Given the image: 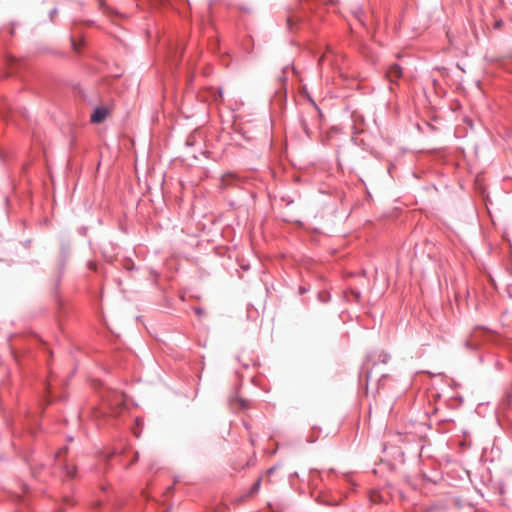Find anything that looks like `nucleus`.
<instances>
[{"mask_svg":"<svg viewBox=\"0 0 512 512\" xmlns=\"http://www.w3.org/2000/svg\"><path fill=\"white\" fill-rule=\"evenodd\" d=\"M386 76L391 83H395L402 76V68L398 64H392L387 69Z\"/></svg>","mask_w":512,"mask_h":512,"instance_id":"f257e3e1","label":"nucleus"},{"mask_svg":"<svg viewBox=\"0 0 512 512\" xmlns=\"http://www.w3.org/2000/svg\"><path fill=\"white\" fill-rule=\"evenodd\" d=\"M107 116V110L103 107H98L94 110L91 115V122L93 123H101L105 120Z\"/></svg>","mask_w":512,"mask_h":512,"instance_id":"f03ea898","label":"nucleus"},{"mask_svg":"<svg viewBox=\"0 0 512 512\" xmlns=\"http://www.w3.org/2000/svg\"><path fill=\"white\" fill-rule=\"evenodd\" d=\"M63 472L65 473L66 479H74L76 476L77 469L73 465L65 464L63 466Z\"/></svg>","mask_w":512,"mask_h":512,"instance_id":"7ed1b4c3","label":"nucleus"},{"mask_svg":"<svg viewBox=\"0 0 512 512\" xmlns=\"http://www.w3.org/2000/svg\"><path fill=\"white\" fill-rule=\"evenodd\" d=\"M260 486H261V478H259L252 486H251V489H250V494H254V493H257L260 489Z\"/></svg>","mask_w":512,"mask_h":512,"instance_id":"20e7f679","label":"nucleus"},{"mask_svg":"<svg viewBox=\"0 0 512 512\" xmlns=\"http://www.w3.org/2000/svg\"><path fill=\"white\" fill-rule=\"evenodd\" d=\"M239 403H240L241 408H243V409H246L249 407L248 401L245 399H239Z\"/></svg>","mask_w":512,"mask_h":512,"instance_id":"39448f33","label":"nucleus"},{"mask_svg":"<svg viewBox=\"0 0 512 512\" xmlns=\"http://www.w3.org/2000/svg\"><path fill=\"white\" fill-rule=\"evenodd\" d=\"M382 357L381 361L383 363H387L388 359H389V355L387 353H383L380 355Z\"/></svg>","mask_w":512,"mask_h":512,"instance_id":"423d86ee","label":"nucleus"},{"mask_svg":"<svg viewBox=\"0 0 512 512\" xmlns=\"http://www.w3.org/2000/svg\"><path fill=\"white\" fill-rule=\"evenodd\" d=\"M56 14H57V9H56V8L52 9V10H51V12H50V19H51V20H53V17H54Z\"/></svg>","mask_w":512,"mask_h":512,"instance_id":"0eeeda50","label":"nucleus"},{"mask_svg":"<svg viewBox=\"0 0 512 512\" xmlns=\"http://www.w3.org/2000/svg\"><path fill=\"white\" fill-rule=\"evenodd\" d=\"M186 145H188V146L193 145L192 136L188 137V139L186 140Z\"/></svg>","mask_w":512,"mask_h":512,"instance_id":"6e6552de","label":"nucleus"},{"mask_svg":"<svg viewBox=\"0 0 512 512\" xmlns=\"http://www.w3.org/2000/svg\"><path fill=\"white\" fill-rule=\"evenodd\" d=\"M195 313L198 314V315H202L203 314V310L201 308H195L194 309Z\"/></svg>","mask_w":512,"mask_h":512,"instance_id":"1a4fd4ad","label":"nucleus"},{"mask_svg":"<svg viewBox=\"0 0 512 512\" xmlns=\"http://www.w3.org/2000/svg\"><path fill=\"white\" fill-rule=\"evenodd\" d=\"M138 458H139V455H138V453L136 452V453H135V455H134V459H133V461H131V463H130L129 465H132L134 462H136V461L138 460Z\"/></svg>","mask_w":512,"mask_h":512,"instance_id":"9d476101","label":"nucleus"},{"mask_svg":"<svg viewBox=\"0 0 512 512\" xmlns=\"http://www.w3.org/2000/svg\"><path fill=\"white\" fill-rule=\"evenodd\" d=\"M67 448L64 447L63 449H61L57 454H56V457L58 458L60 456V454L63 452V451H66Z\"/></svg>","mask_w":512,"mask_h":512,"instance_id":"9b49d317","label":"nucleus"},{"mask_svg":"<svg viewBox=\"0 0 512 512\" xmlns=\"http://www.w3.org/2000/svg\"><path fill=\"white\" fill-rule=\"evenodd\" d=\"M63 501H64L65 503H67V504H69V503H70V500H69V498H68L67 496H63Z\"/></svg>","mask_w":512,"mask_h":512,"instance_id":"f8f14e48","label":"nucleus"},{"mask_svg":"<svg viewBox=\"0 0 512 512\" xmlns=\"http://www.w3.org/2000/svg\"><path fill=\"white\" fill-rule=\"evenodd\" d=\"M275 469H276L275 467H271L267 472L269 474L274 473Z\"/></svg>","mask_w":512,"mask_h":512,"instance_id":"ddd939ff","label":"nucleus"}]
</instances>
